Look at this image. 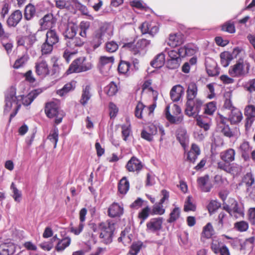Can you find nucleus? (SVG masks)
Listing matches in <instances>:
<instances>
[{
    "instance_id": "1",
    "label": "nucleus",
    "mask_w": 255,
    "mask_h": 255,
    "mask_svg": "<svg viewBox=\"0 0 255 255\" xmlns=\"http://www.w3.org/2000/svg\"><path fill=\"white\" fill-rule=\"evenodd\" d=\"M16 89L14 87H11L6 92L5 98L4 113H8L13 108V112L10 115V120L13 118L17 114V111L20 107V104L19 103L18 97L15 96Z\"/></svg>"
},
{
    "instance_id": "2",
    "label": "nucleus",
    "mask_w": 255,
    "mask_h": 255,
    "mask_svg": "<svg viewBox=\"0 0 255 255\" xmlns=\"http://www.w3.org/2000/svg\"><path fill=\"white\" fill-rule=\"evenodd\" d=\"M115 230V222L111 220L100 223L98 227V232L101 242L109 244L113 241V233Z\"/></svg>"
},
{
    "instance_id": "3",
    "label": "nucleus",
    "mask_w": 255,
    "mask_h": 255,
    "mask_svg": "<svg viewBox=\"0 0 255 255\" xmlns=\"http://www.w3.org/2000/svg\"><path fill=\"white\" fill-rule=\"evenodd\" d=\"M109 36V27L106 25H102L95 30L91 42L93 49H96L98 48L103 43L104 39L105 37L108 38Z\"/></svg>"
},
{
    "instance_id": "4",
    "label": "nucleus",
    "mask_w": 255,
    "mask_h": 255,
    "mask_svg": "<svg viewBox=\"0 0 255 255\" xmlns=\"http://www.w3.org/2000/svg\"><path fill=\"white\" fill-rule=\"evenodd\" d=\"M45 113L49 118H55V123L60 124L63 118V112L59 110L57 103L51 102L47 103L45 107Z\"/></svg>"
},
{
    "instance_id": "5",
    "label": "nucleus",
    "mask_w": 255,
    "mask_h": 255,
    "mask_svg": "<svg viewBox=\"0 0 255 255\" xmlns=\"http://www.w3.org/2000/svg\"><path fill=\"white\" fill-rule=\"evenodd\" d=\"M92 67V64L86 62L85 58H79L75 60L70 65L67 71L68 74L73 73H79L90 70Z\"/></svg>"
},
{
    "instance_id": "6",
    "label": "nucleus",
    "mask_w": 255,
    "mask_h": 255,
    "mask_svg": "<svg viewBox=\"0 0 255 255\" xmlns=\"http://www.w3.org/2000/svg\"><path fill=\"white\" fill-rule=\"evenodd\" d=\"M150 41L145 39H139L135 44L133 42L125 43L123 47L129 49L134 54H143L146 51L147 47L150 44Z\"/></svg>"
},
{
    "instance_id": "7",
    "label": "nucleus",
    "mask_w": 255,
    "mask_h": 255,
    "mask_svg": "<svg viewBox=\"0 0 255 255\" xmlns=\"http://www.w3.org/2000/svg\"><path fill=\"white\" fill-rule=\"evenodd\" d=\"M172 115L170 113V106L166 107L165 114L166 119L172 124H179L183 120V116L179 115L181 113V109L176 104H173L171 108Z\"/></svg>"
},
{
    "instance_id": "8",
    "label": "nucleus",
    "mask_w": 255,
    "mask_h": 255,
    "mask_svg": "<svg viewBox=\"0 0 255 255\" xmlns=\"http://www.w3.org/2000/svg\"><path fill=\"white\" fill-rule=\"evenodd\" d=\"M203 105V102L200 99H193L191 103L188 104V101H186L185 113L189 117L196 116L199 113L201 107Z\"/></svg>"
},
{
    "instance_id": "9",
    "label": "nucleus",
    "mask_w": 255,
    "mask_h": 255,
    "mask_svg": "<svg viewBox=\"0 0 255 255\" xmlns=\"http://www.w3.org/2000/svg\"><path fill=\"white\" fill-rule=\"evenodd\" d=\"M244 66L243 60H240L234 65L230 67L229 73L233 77L245 76L249 73L250 65L249 63H247L246 69Z\"/></svg>"
},
{
    "instance_id": "10",
    "label": "nucleus",
    "mask_w": 255,
    "mask_h": 255,
    "mask_svg": "<svg viewBox=\"0 0 255 255\" xmlns=\"http://www.w3.org/2000/svg\"><path fill=\"white\" fill-rule=\"evenodd\" d=\"M114 61L115 58L114 56H101L98 64V67L101 72L106 75L111 69Z\"/></svg>"
},
{
    "instance_id": "11",
    "label": "nucleus",
    "mask_w": 255,
    "mask_h": 255,
    "mask_svg": "<svg viewBox=\"0 0 255 255\" xmlns=\"http://www.w3.org/2000/svg\"><path fill=\"white\" fill-rule=\"evenodd\" d=\"M143 167V163L135 156H132L126 165V168L129 172H135L137 174L140 172Z\"/></svg>"
},
{
    "instance_id": "12",
    "label": "nucleus",
    "mask_w": 255,
    "mask_h": 255,
    "mask_svg": "<svg viewBox=\"0 0 255 255\" xmlns=\"http://www.w3.org/2000/svg\"><path fill=\"white\" fill-rule=\"evenodd\" d=\"M163 218L161 217L151 219L146 223V231L148 233H156L162 228Z\"/></svg>"
},
{
    "instance_id": "13",
    "label": "nucleus",
    "mask_w": 255,
    "mask_h": 255,
    "mask_svg": "<svg viewBox=\"0 0 255 255\" xmlns=\"http://www.w3.org/2000/svg\"><path fill=\"white\" fill-rule=\"evenodd\" d=\"M35 72L37 75L44 77L49 74L48 64L45 60L39 59L35 63Z\"/></svg>"
},
{
    "instance_id": "14",
    "label": "nucleus",
    "mask_w": 255,
    "mask_h": 255,
    "mask_svg": "<svg viewBox=\"0 0 255 255\" xmlns=\"http://www.w3.org/2000/svg\"><path fill=\"white\" fill-rule=\"evenodd\" d=\"M197 183L201 190L204 192H210L213 188L212 184L210 182L208 175L199 177L197 179Z\"/></svg>"
},
{
    "instance_id": "15",
    "label": "nucleus",
    "mask_w": 255,
    "mask_h": 255,
    "mask_svg": "<svg viewBox=\"0 0 255 255\" xmlns=\"http://www.w3.org/2000/svg\"><path fill=\"white\" fill-rule=\"evenodd\" d=\"M243 116L241 111L238 108H234L228 115V120L232 125L238 124L243 120Z\"/></svg>"
},
{
    "instance_id": "16",
    "label": "nucleus",
    "mask_w": 255,
    "mask_h": 255,
    "mask_svg": "<svg viewBox=\"0 0 255 255\" xmlns=\"http://www.w3.org/2000/svg\"><path fill=\"white\" fill-rule=\"evenodd\" d=\"M184 93V89L183 87L180 85H177L172 87L170 95L171 100L173 102L179 101Z\"/></svg>"
},
{
    "instance_id": "17",
    "label": "nucleus",
    "mask_w": 255,
    "mask_h": 255,
    "mask_svg": "<svg viewBox=\"0 0 255 255\" xmlns=\"http://www.w3.org/2000/svg\"><path fill=\"white\" fill-rule=\"evenodd\" d=\"M206 69L207 73L210 76H215L219 74L217 64L212 59H208L206 60Z\"/></svg>"
},
{
    "instance_id": "18",
    "label": "nucleus",
    "mask_w": 255,
    "mask_h": 255,
    "mask_svg": "<svg viewBox=\"0 0 255 255\" xmlns=\"http://www.w3.org/2000/svg\"><path fill=\"white\" fill-rule=\"evenodd\" d=\"M53 14L48 13L45 15L39 20L40 28L42 30H45L51 27L54 23Z\"/></svg>"
},
{
    "instance_id": "19",
    "label": "nucleus",
    "mask_w": 255,
    "mask_h": 255,
    "mask_svg": "<svg viewBox=\"0 0 255 255\" xmlns=\"http://www.w3.org/2000/svg\"><path fill=\"white\" fill-rule=\"evenodd\" d=\"M198 93V87L194 82H191L188 85L186 91V101H188V104L193 99L196 98Z\"/></svg>"
},
{
    "instance_id": "20",
    "label": "nucleus",
    "mask_w": 255,
    "mask_h": 255,
    "mask_svg": "<svg viewBox=\"0 0 255 255\" xmlns=\"http://www.w3.org/2000/svg\"><path fill=\"white\" fill-rule=\"evenodd\" d=\"M92 96L91 91V87L89 85L83 87L81 97L79 101L80 103L83 106H85L90 100Z\"/></svg>"
},
{
    "instance_id": "21",
    "label": "nucleus",
    "mask_w": 255,
    "mask_h": 255,
    "mask_svg": "<svg viewBox=\"0 0 255 255\" xmlns=\"http://www.w3.org/2000/svg\"><path fill=\"white\" fill-rule=\"evenodd\" d=\"M22 13L19 10L14 11L7 20V24L9 26L15 27L22 18Z\"/></svg>"
},
{
    "instance_id": "22",
    "label": "nucleus",
    "mask_w": 255,
    "mask_h": 255,
    "mask_svg": "<svg viewBox=\"0 0 255 255\" xmlns=\"http://www.w3.org/2000/svg\"><path fill=\"white\" fill-rule=\"evenodd\" d=\"M123 212V207L117 203L112 204L108 209V215L111 217H120Z\"/></svg>"
},
{
    "instance_id": "23",
    "label": "nucleus",
    "mask_w": 255,
    "mask_h": 255,
    "mask_svg": "<svg viewBox=\"0 0 255 255\" xmlns=\"http://www.w3.org/2000/svg\"><path fill=\"white\" fill-rule=\"evenodd\" d=\"M200 153L199 146L196 144H192L190 151L187 153L188 160L190 162L194 163Z\"/></svg>"
},
{
    "instance_id": "24",
    "label": "nucleus",
    "mask_w": 255,
    "mask_h": 255,
    "mask_svg": "<svg viewBox=\"0 0 255 255\" xmlns=\"http://www.w3.org/2000/svg\"><path fill=\"white\" fill-rule=\"evenodd\" d=\"M230 215L238 218L239 217L243 216L244 212L242 209L239 207L238 202L234 200H231V211H230Z\"/></svg>"
},
{
    "instance_id": "25",
    "label": "nucleus",
    "mask_w": 255,
    "mask_h": 255,
    "mask_svg": "<svg viewBox=\"0 0 255 255\" xmlns=\"http://www.w3.org/2000/svg\"><path fill=\"white\" fill-rule=\"evenodd\" d=\"M183 42V36L180 33L170 34L168 41V44L171 47H176L181 44Z\"/></svg>"
},
{
    "instance_id": "26",
    "label": "nucleus",
    "mask_w": 255,
    "mask_h": 255,
    "mask_svg": "<svg viewBox=\"0 0 255 255\" xmlns=\"http://www.w3.org/2000/svg\"><path fill=\"white\" fill-rule=\"evenodd\" d=\"M177 139L182 147L184 148L187 146L189 142L188 135L186 131L184 129H179L177 131Z\"/></svg>"
},
{
    "instance_id": "27",
    "label": "nucleus",
    "mask_w": 255,
    "mask_h": 255,
    "mask_svg": "<svg viewBox=\"0 0 255 255\" xmlns=\"http://www.w3.org/2000/svg\"><path fill=\"white\" fill-rule=\"evenodd\" d=\"M45 41L55 45L59 41V36L54 29H49L47 31Z\"/></svg>"
},
{
    "instance_id": "28",
    "label": "nucleus",
    "mask_w": 255,
    "mask_h": 255,
    "mask_svg": "<svg viewBox=\"0 0 255 255\" xmlns=\"http://www.w3.org/2000/svg\"><path fill=\"white\" fill-rule=\"evenodd\" d=\"M235 153L234 149L229 148L221 152L220 156L222 160L231 162L235 160Z\"/></svg>"
},
{
    "instance_id": "29",
    "label": "nucleus",
    "mask_w": 255,
    "mask_h": 255,
    "mask_svg": "<svg viewBox=\"0 0 255 255\" xmlns=\"http://www.w3.org/2000/svg\"><path fill=\"white\" fill-rule=\"evenodd\" d=\"M14 244H4L0 247V255H13L15 252Z\"/></svg>"
},
{
    "instance_id": "30",
    "label": "nucleus",
    "mask_w": 255,
    "mask_h": 255,
    "mask_svg": "<svg viewBox=\"0 0 255 255\" xmlns=\"http://www.w3.org/2000/svg\"><path fill=\"white\" fill-rule=\"evenodd\" d=\"M85 43L83 38L75 36L67 41V46L71 49H74L76 47H81Z\"/></svg>"
},
{
    "instance_id": "31",
    "label": "nucleus",
    "mask_w": 255,
    "mask_h": 255,
    "mask_svg": "<svg viewBox=\"0 0 255 255\" xmlns=\"http://www.w3.org/2000/svg\"><path fill=\"white\" fill-rule=\"evenodd\" d=\"M165 55L163 53L157 54L150 63L151 65L155 68H161L165 63Z\"/></svg>"
},
{
    "instance_id": "32",
    "label": "nucleus",
    "mask_w": 255,
    "mask_h": 255,
    "mask_svg": "<svg viewBox=\"0 0 255 255\" xmlns=\"http://www.w3.org/2000/svg\"><path fill=\"white\" fill-rule=\"evenodd\" d=\"M41 92V90L40 89H37L31 92L27 96L22 98L23 104L25 106L29 105Z\"/></svg>"
},
{
    "instance_id": "33",
    "label": "nucleus",
    "mask_w": 255,
    "mask_h": 255,
    "mask_svg": "<svg viewBox=\"0 0 255 255\" xmlns=\"http://www.w3.org/2000/svg\"><path fill=\"white\" fill-rule=\"evenodd\" d=\"M71 239L70 237H67L59 240L56 247L57 252H62L71 244Z\"/></svg>"
},
{
    "instance_id": "34",
    "label": "nucleus",
    "mask_w": 255,
    "mask_h": 255,
    "mask_svg": "<svg viewBox=\"0 0 255 255\" xmlns=\"http://www.w3.org/2000/svg\"><path fill=\"white\" fill-rule=\"evenodd\" d=\"M197 125L205 131L208 130L210 127V120L206 117L199 116L197 118Z\"/></svg>"
},
{
    "instance_id": "35",
    "label": "nucleus",
    "mask_w": 255,
    "mask_h": 255,
    "mask_svg": "<svg viewBox=\"0 0 255 255\" xmlns=\"http://www.w3.org/2000/svg\"><path fill=\"white\" fill-rule=\"evenodd\" d=\"M118 91V87L114 82H111L104 88L105 93L109 96L115 95L117 93Z\"/></svg>"
},
{
    "instance_id": "36",
    "label": "nucleus",
    "mask_w": 255,
    "mask_h": 255,
    "mask_svg": "<svg viewBox=\"0 0 255 255\" xmlns=\"http://www.w3.org/2000/svg\"><path fill=\"white\" fill-rule=\"evenodd\" d=\"M90 23L88 21H82L79 24L80 32L79 35L82 38L86 39L87 38V30L89 29Z\"/></svg>"
},
{
    "instance_id": "37",
    "label": "nucleus",
    "mask_w": 255,
    "mask_h": 255,
    "mask_svg": "<svg viewBox=\"0 0 255 255\" xmlns=\"http://www.w3.org/2000/svg\"><path fill=\"white\" fill-rule=\"evenodd\" d=\"M129 182L126 177L123 178L120 181L118 189L120 193L125 194L129 189Z\"/></svg>"
},
{
    "instance_id": "38",
    "label": "nucleus",
    "mask_w": 255,
    "mask_h": 255,
    "mask_svg": "<svg viewBox=\"0 0 255 255\" xmlns=\"http://www.w3.org/2000/svg\"><path fill=\"white\" fill-rule=\"evenodd\" d=\"M74 89L75 85L72 82L68 83L62 89L58 90L57 93L61 97L64 96L68 92L74 90Z\"/></svg>"
},
{
    "instance_id": "39",
    "label": "nucleus",
    "mask_w": 255,
    "mask_h": 255,
    "mask_svg": "<svg viewBox=\"0 0 255 255\" xmlns=\"http://www.w3.org/2000/svg\"><path fill=\"white\" fill-rule=\"evenodd\" d=\"M10 189L12 190V197L14 200L16 202L19 203L22 197L21 192L16 188L13 182L11 184Z\"/></svg>"
},
{
    "instance_id": "40",
    "label": "nucleus",
    "mask_w": 255,
    "mask_h": 255,
    "mask_svg": "<svg viewBox=\"0 0 255 255\" xmlns=\"http://www.w3.org/2000/svg\"><path fill=\"white\" fill-rule=\"evenodd\" d=\"M221 63L223 67H227L233 59L230 53L227 52H223L220 55Z\"/></svg>"
},
{
    "instance_id": "41",
    "label": "nucleus",
    "mask_w": 255,
    "mask_h": 255,
    "mask_svg": "<svg viewBox=\"0 0 255 255\" xmlns=\"http://www.w3.org/2000/svg\"><path fill=\"white\" fill-rule=\"evenodd\" d=\"M48 139L54 143V148L57 146V143L58 140V129L57 128L55 127L51 131L48 136Z\"/></svg>"
},
{
    "instance_id": "42",
    "label": "nucleus",
    "mask_w": 255,
    "mask_h": 255,
    "mask_svg": "<svg viewBox=\"0 0 255 255\" xmlns=\"http://www.w3.org/2000/svg\"><path fill=\"white\" fill-rule=\"evenodd\" d=\"M150 212V208L147 206L143 208L138 214V218L140 220V224L141 225L148 217Z\"/></svg>"
},
{
    "instance_id": "43",
    "label": "nucleus",
    "mask_w": 255,
    "mask_h": 255,
    "mask_svg": "<svg viewBox=\"0 0 255 255\" xmlns=\"http://www.w3.org/2000/svg\"><path fill=\"white\" fill-rule=\"evenodd\" d=\"M243 86L246 91L250 93L255 92V78L250 79L249 80L244 82Z\"/></svg>"
},
{
    "instance_id": "44",
    "label": "nucleus",
    "mask_w": 255,
    "mask_h": 255,
    "mask_svg": "<svg viewBox=\"0 0 255 255\" xmlns=\"http://www.w3.org/2000/svg\"><path fill=\"white\" fill-rule=\"evenodd\" d=\"M77 32V26L75 25L71 26L67 29L65 32L64 36L70 40L74 37Z\"/></svg>"
},
{
    "instance_id": "45",
    "label": "nucleus",
    "mask_w": 255,
    "mask_h": 255,
    "mask_svg": "<svg viewBox=\"0 0 255 255\" xmlns=\"http://www.w3.org/2000/svg\"><path fill=\"white\" fill-rule=\"evenodd\" d=\"M242 170V167L237 163L230 164L228 173L234 176L238 175L241 173Z\"/></svg>"
},
{
    "instance_id": "46",
    "label": "nucleus",
    "mask_w": 255,
    "mask_h": 255,
    "mask_svg": "<svg viewBox=\"0 0 255 255\" xmlns=\"http://www.w3.org/2000/svg\"><path fill=\"white\" fill-rule=\"evenodd\" d=\"M105 47L107 52L113 53L118 49L119 45L114 41H110L106 43Z\"/></svg>"
},
{
    "instance_id": "47",
    "label": "nucleus",
    "mask_w": 255,
    "mask_h": 255,
    "mask_svg": "<svg viewBox=\"0 0 255 255\" xmlns=\"http://www.w3.org/2000/svg\"><path fill=\"white\" fill-rule=\"evenodd\" d=\"M35 13V8L32 5H27L25 8L24 17L27 20H30Z\"/></svg>"
},
{
    "instance_id": "48",
    "label": "nucleus",
    "mask_w": 255,
    "mask_h": 255,
    "mask_svg": "<svg viewBox=\"0 0 255 255\" xmlns=\"http://www.w3.org/2000/svg\"><path fill=\"white\" fill-rule=\"evenodd\" d=\"M130 65L128 62L121 61L118 66V71L120 73L127 74L129 70Z\"/></svg>"
},
{
    "instance_id": "49",
    "label": "nucleus",
    "mask_w": 255,
    "mask_h": 255,
    "mask_svg": "<svg viewBox=\"0 0 255 255\" xmlns=\"http://www.w3.org/2000/svg\"><path fill=\"white\" fill-rule=\"evenodd\" d=\"M214 233V231L211 224L210 223H208L204 228L202 233L203 236L209 239L213 235Z\"/></svg>"
},
{
    "instance_id": "50",
    "label": "nucleus",
    "mask_w": 255,
    "mask_h": 255,
    "mask_svg": "<svg viewBox=\"0 0 255 255\" xmlns=\"http://www.w3.org/2000/svg\"><path fill=\"white\" fill-rule=\"evenodd\" d=\"M216 103L212 101L207 103L205 108L204 113L209 115H212L216 110Z\"/></svg>"
},
{
    "instance_id": "51",
    "label": "nucleus",
    "mask_w": 255,
    "mask_h": 255,
    "mask_svg": "<svg viewBox=\"0 0 255 255\" xmlns=\"http://www.w3.org/2000/svg\"><path fill=\"white\" fill-rule=\"evenodd\" d=\"M122 129L123 138L126 141L131 132L130 124L122 125Z\"/></svg>"
},
{
    "instance_id": "52",
    "label": "nucleus",
    "mask_w": 255,
    "mask_h": 255,
    "mask_svg": "<svg viewBox=\"0 0 255 255\" xmlns=\"http://www.w3.org/2000/svg\"><path fill=\"white\" fill-rule=\"evenodd\" d=\"M191 200L192 197L190 196H189L185 201L184 210L185 212H188L190 211H194L195 210L196 206L192 203Z\"/></svg>"
},
{
    "instance_id": "53",
    "label": "nucleus",
    "mask_w": 255,
    "mask_h": 255,
    "mask_svg": "<svg viewBox=\"0 0 255 255\" xmlns=\"http://www.w3.org/2000/svg\"><path fill=\"white\" fill-rule=\"evenodd\" d=\"M53 44L47 42L45 41L41 46V52L42 54H49L51 53L53 49Z\"/></svg>"
},
{
    "instance_id": "54",
    "label": "nucleus",
    "mask_w": 255,
    "mask_h": 255,
    "mask_svg": "<svg viewBox=\"0 0 255 255\" xmlns=\"http://www.w3.org/2000/svg\"><path fill=\"white\" fill-rule=\"evenodd\" d=\"M56 6L60 9H70V2L66 0H54Z\"/></svg>"
},
{
    "instance_id": "55",
    "label": "nucleus",
    "mask_w": 255,
    "mask_h": 255,
    "mask_svg": "<svg viewBox=\"0 0 255 255\" xmlns=\"http://www.w3.org/2000/svg\"><path fill=\"white\" fill-rule=\"evenodd\" d=\"M28 59V57L27 55H23L15 61L13 65V68L15 69H18L19 68L23 66L27 61Z\"/></svg>"
},
{
    "instance_id": "56",
    "label": "nucleus",
    "mask_w": 255,
    "mask_h": 255,
    "mask_svg": "<svg viewBox=\"0 0 255 255\" xmlns=\"http://www.w3.org/2000/svg\"><path fill=\"white\" fill-rule=\"evenodd\" d=\"M164 203H161L159 201L158 203L155 204L152 208V211L155 214L162 215L165 212V209L163 208L162 204Z\"/></svg>"
},
{
    "instance_id": "57",
    "label": "nucleus",
    "mask_w": 255,
    "mask_h": 255,
    "mask_svg": "<svg viewBox=\"0 0 255 255\" xmlns=\"http://www.w3.org/2000/svg\"><path fill=\"white\" fill-rule=\"evenodd\" d=\"M234 227L240 232H244L248 230L249 225L247 222L242 221L236 223L234 225Z\"/></svg>"
},
{
    "instance_id": "58",
    "label": "nucleus",
    "mask_w": 255,
    "mask_h": 255,
    "mask_svg": "<svg viewBox=\"0 0 255 255\" xmlns=\"http://www.w3.org/2000/svg\"><path fill=\"white\" fill-rule=\"evenodd\" d=\"M142 246V243L141 242L133 243L130 248V254L131 255H136L141 249Z\"/></svg>"
},
{
    "instance_id": "59",
    "label": "nucleus",
    "mask_w": 255,
    "mask_h": 255,
    "mask_svg": "<svg viewBox=\"0 0 255 255\" xmlns=\"http://www.w3.org/2000/svg\"><path fill=\"white\" fill-rule=\"evenodd\" d=\"M180 61L181 59H169L167 61V66L170 69H176L179 66Z\"/></svg>"
},
{
    "instance_id": "60",
    "label": "nucleus",
    "mask_w": 255,
    "mask_h": 255,
    "mask_svg": "<svg viewBox=\"0 0 255 255\" xmlns=\"http://www.w3.org/2000/svg\"><path fill=\"white\" fill-rule=\"evenodd\" d=\"M244 114L246 117L255 118V106L253 105L246 106Z\"/></svg>"
},
{
    "instance_id": "61",
    "label": "nucleus",
    "mask_w": 255,
    "mask_h": 255,
    "mask_svg": "<svg viewBox=\"0 0 255 255\" xmlns=\"http://www.w3.org/2000/svg\"><path fill=\"white\" fill-rule=\"evenodd\" d=\"M180 209L178 207H175L170 214V218L168 220V222L172 223L175 221L179 217Z\"/></svg>"
},
{
    "instance_id": "62",
    "label": "nucleus",
    "mask_w": 255,
    "mask_h": 255,
    "mask_svg": "<svg viewBox=\"0 0 255 255\" xmlns=\"http://www.w3.org/2000/svg\"><path fill=\"white\" fill-rule=\"evenodd\" d=\"M155 104H153L152 105L150 106L149 107H146L145 106V108L144 109V110H142L141 111L140 119H142L144 116H146L147 115L149 116L151 114H152L155 109Z\"/></svg>"
},
{
    "instance_id": "63",
    "label": "nucleus",
    "mask_w": 255,
    "mask_h": 255,
    "mask_svg": "<svg viewBox=\"0 0 255 255\" xmlns=\"http://www.w3.org/2000/svg\"><path fill=\"white\" fill-rule=\"evenodd\" d=\"M214 181V183L219 186L225 185L228 183L227 179L220 175H215Z\"/></svg>"
},
{
    "instance_id": "64",
    "label": "nucleus",
    "mask_w": 255,
    "mask_h": 255,
    "mask_svg": "<svg viewBox=\"0 0 255 255\" xmlns=\"http://www.w3.org/2000/svg\"><path fill=\"white\" fill-rule=\"evenodd\" d=\"M240 149L242 151V156H245L251 151V148L248 142L244 141L241 144Z\"/></svg>"
}]
</instances>
